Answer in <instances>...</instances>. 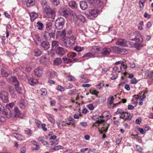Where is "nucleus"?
Returning a JSON list of instances; mask_svg holds the SVG:
<instances>
[{
	"label": "nucleus",
	"mask_w": 153,
	"mask_h": 153,
	"mask_svg": "<svg viewBox=\"0 0 153 153\" xmlns=\"http://www.w3.org/2000/svg\"><path fill=\"white\" fill-rule=\"evenodd\" d=\"M36 37V40H35V43L37 45H38L39 44V42H40L41 41V39L40 37L38 36H37Z\"/></svg>",
	"instance_id": "5fc2aeb1"
},
{
	"label": "nucleus",
	"mask_w": 153,
	"mask_h": 153,
	"mask_svg": "<svg viewBox=\"0 0 153 153\" xmlns=\"http://www.w3.org/2000/svg\"><path fill=\"white\" fill-rule=\"evenodd\" d=\"M26 151V147L25 146H23L20 149V153H25Z\"/></svg>",
	"instance_id": "e2e57ef3"
},
{
	"label": "nucleus",
	"mask_w": 153,
	"mask_h": 153,
	"mask_svg": "<svg viewBox=\"0 0 153 153\" xmlns=\"http://www.w3.org/2000/svg\"><path fill=\"white\" fill-rule=\"evenodd\" d=\"M75 37L73 36L70 37H66L64 40V43L65 46L69 47L74 45L75 43Z\"/></svg>",
	"instance_id": "7ed1b4c3"
},
{
	"label": "nucleus",
	"mask_w": 153,
	"mask_h": 153,
	"mask_svg": "<svg viewBox=\"0 0 153 153\" xmlns=\"http://www.w3.org/2000/svg\"><path fill=\"white\" fill-rule=\"evenodd\" d=\"M65 24L64 19L61 17H59L56 20L55 26L57 29H62L63 27Z\"/></svg>",
	"instance_id": "39448f33"
},
{
	"label": "nucleus",
	"mask_w": 153,
	"mask_h": 153,
	"mask_svg": "<svg viewBox=\"0 0 153 153\" xmlns=\"http://www.w3.org/2000/svg\"><path fill=\"white\" fill-rule=\"evenodd\" d=\"M46 124L45 123L42 124L41 125V127L42 130L44 131H46L47 130V129L45 127Z\"/></svg>",
	"instance_id": "774afa93"
},
{
	"label": "nucleus",
	"mask_w": 153,
	"mask_h": 153,
	"mask_svg": "<svg viewBox=\"0 0 153 153\" xmlns=\"http://www.w3.org/2000/svg\"><path fill=\"white\" fill-rule=\"evenodd\" d=\"M138 82V80H137L135 78L131 79L130 81V82L131 84L134 85L136 84Z\"/></svg>",
	"instance_id": "603ef678"
},
{
	"label": "nucleus",
	"mask_w": 153,
	"mask_h": 153,
	"mask_svg": "<svg viewBox=\"0 0 153 153\" xmlns=\"http://www.w3.org/2000/svg\"><path fill=\"white\" fill-rule=\"evenodd\" d=\"M104 86V84L103 82L100 83L96 85V87L100 89L102 87Z\"/></svg>",
	"instance_id": "bf43d9fd"
},
{
	"label": "nucleus",
	"mask_w": 153,
	"mask_h": 153,
	"mask_svg": "<svg viewBox=\"0 0 153 153\" xmlns=\"http://www.w3.org/2000/svg\"><path fill=\"white\" fill-rule=\"evenodd\" d=\"M25 133L29 136H31L32 134V132L31 129L27 128L25 129Z\"/></svg>",
	"instance_id": "4c0bfd02"
},
{
	"label": "nucleus",
	"mask_w": 153,
	"mask_h": 153,
	"mask_svg": "<svg viewBox=\"0 0 153 153\" xmlns=\"http://www.w3.org/2000/svg\"><path fill=\"white\" fill-rule=\"evenodd\" d=\"M10 80L14 83L15 86L17 84H19V82L18 81L17 78L14 76L11 77L10 78Z\"/></svg>",
	"instance_id": "7c9ffc66"
},
{
	"label": "nucleus",
	"mask_w": 153,
	"mask_h": 153,
	"mask_svg": "<svg viewBox=\"0 0 153 153\" xmlns=\"http://www.w3.org/2000/svg\"><path fill=\"white\" fill-rule=\"evenodd\" d=\"M62 61L60 58H57L53 61L54 64L56 65H59L62 63Z\"/></svg>",
	"instance_id": "c756f323"
},
{
	"label": "nucleus",
	"mask_w": 153,
	"mask_h": 153,
	"mask_svg": "<svg viewBox=\"0 0 153 153\" xmlns=\"http://www.w3.org/2000/svg\"><path fill=\"white\" fill-rule=\"evenodd\" d=\"M52 23L51 22H49L46 24V29L47 30H50L51 29Z\"/></svg>",
	"instance_id": "052dcab7"
},
{
	"label": "nucleus",
	"mask_w": 153,
	"mask_h": 153,
	"mask_svg": "<svg viewBox=\"0 0 153 153\" xmlns=\"http://www.w3.org/2000/svg\"><path fill=\"white\" fill-rule=\"evenodd\" d=\"M14 136L16 138L20 141H23L25 140L24 137L21 134H14Z\"/></svg>",
	"instance_id": "b1692460"
},
{
	"label": "nucleus",
	"mask_w": 153,
	"mask_h": 153,
	"mask_svg": "<svg viewBox=\"0 0 153 153\" xmlns=\"http://www.w3.org/2000/svg\"><path fill=\"white\" fill-rule=\"evenodd\" d=\"M35 123L38 128H40L41 127V125L42 124L41 122L38 119L35 120Z\"/></svg>",
	"instance_id": "09e8293b"
},
{
	"label": "nucleus",
	"mask_w": 153,
	"mask_h": 153,
	"mask_svg": "<svg viewBox=\"0 0 153 153\" xmlns=\"http://www.w3.org/2000/svg\"><path fill=\"white\" fill-rule=\"evenodd\" d=\"M34 74L36 76L40 77L42 74V69L40 67H38L34 71Z\"/></svg>",
	"instance_id": "1a4fd4ad"
},
{
	"label": "nucleus",
	"mask_w": 153,
	"mask_h": 153,
	"mask_svg": "<svg viewBox=\"0 0 153 153\" xmlns=\"http://www.w3.org/2000/svg\"><path fill=\"white\" fill-rule=\"evenodd\" d=\"M1 74L4 77H7L8 75V73L4 69H1Z\"/></svg>",
	"instance_id": "a18cd8bd"
},
{
	"label": "nucleus",
	"mask_w": 153,
	"mask_h": 153,
	"mask_svg": "<svg viewBox=\"0 0 153 153\" xmlns=\"http://www.w3.org/2000/svg\"><path fill=\"white\" fill-rule=\"evenodd\" d=\"M43 13L45 14L46 16L48 18L54 19L55 16L54 11L52 10L49 5L42 8Z\"/></svg>",
	"instance_id": "f03ea898"
},
{
	"label": "nucleus",
	"mask_w": 153,
	"mask_h": 153,
	"mask_svg": "<svg viewBox=\"0 0 153 153\" xmlns=\"http://www.w3.org/2000/svg\"><path fill=\"white\" fill-rule=\"evenodd\" d=\"M55 150H58L60 149H62L64 147L61 145H58L54 147Z\"/></svg>",
	"instance_id": "0e129e2a"
},
{
	"label": "nucleus",
	"mask_w": 153,
	"mask_h": 153,
	"mask_svg": "<svg viewBox=\"0 0 153 153\" xmlns=\"http://www.w3.org/2000/svg\"><path fill=\"white\" fill-rule=\"evenodd\" d=\"M99 51V48L97 46L92 47L91 49V51L95 53H98Z\"/></svg>",
	"instance_id": "a19ab883"
},
{
	"label": "nucleus",
	"mask_w": 153,
	"mask_h": 153,
	"mask_svg": "<svg viewBox=\"0 0 153 153\" xmlns=\"http://www.w3.org/2000/svg\"><path fill=\"white\" fill-rule=\"evenodd\" d=\"M127 66L124 63H122L120 67V69H119L120 72L123 73L124 74H126V71L127 69Z\"/></svg>",
	"instance_id": "ddd939ff"
},
{
	"label": "nucleus",
	"mask_w": 153,
	"mask_h": 153,
	"mask_svg": "<svg viewBox=\"0 0 153 153\" xmlns=\"http://www.w3.org/2000/svg\"><path fill=\"white\" fill-rule=\"evenodd\" d=\"M79 4L81 8L83 10H85L88 7V4L86 1H81L80 2Z\"/></svg>",
	"instance_id": "a211bd4d"
},
{
	"label": "nucleus",
	"mask_w": 153,
	"mask_h": 153,
	"mask_svg": "<svg viewBox=\"0 0 153 153\" xmlns=\"http://www.w3.org/2000/svg\"><path fill=\"white\" fill-rule=\"evenodd\" d=\"M68 57H70L71 58V59L72 60V61L75 59V57H76V53L74 52H71L69 53L68 54Z\"/></svg>",
	"instance_id": "393cba45"
},
{
	"label": "nucleus",
	"mask_w": 153,
	"mask_h": 153,
	"mask_svg": "<svg viewBox=\"0 0 153 153\" xmlns=\"http://www.w3.org/2000/svg\"><path fill=\"white\" fill-rule=\"evenodd\" d=\"M108 111H106L103 112L100 117L97 115L94 116L92 117V119L94 120H95L96 121L94 123L93 125V127H97L99 126L100 124L104 123L105 121V120L108 117Z\"/></svg>",
	"instance_id": "f257e3e1"
},
{
	"label": "nucleus",
	"mask_w": 153,
	"mask_h": 153,
	"mask_svg": "<svg viewBox=\"0 0 153 153\" xmlns=\"http://www.w3.org/2000/svg\"><path fill=\"white\" fill-rule=\"evenodd\" d=\"M146 0H140L139 2L140 7H144L143 4L144 3Z\"/></svg>",
	"instance_id": "69168bd1"
},
{
	"label": "nucleus",
	"mask_w": 153,
	"mask_h": 153,
	"mask_svg": "<svg viewBox=\"0 0 153 153\" xmlns=\"http://www.w3.org/2000/svg\"><path fill=\"white\" fill-rule=\"evenodd\" d=\"M56 53L59 55H63L65 53V51L62 47H58L56 49Z\"/></svg>",
	"instance_id": "dca6fc26"
},
{
	"label": "nucleus",
	"mask_w": 153,
	"mask_h": 153,
	"mask_svg": "<svg viewBox=\"0 0 153 153\" xmlns=\"http://www.w3.org/2000/svg\"><path fill=\"white\" fill-rule=\"evenodd\" d=\"M75 120L74 118L70 116L69 118L65 119L63 122L65 123V124L68 126L71 125L74 128L75 127Z\"/></svg>",
	"instance_id": "423d86ee"
},
{
	"label": "nucleus",
	"mask_w": 153,
	"mask_h": 153,
	"mask_svg": "<svg viewBox=\"0 0 153 153\" xmlns=\"http://www.w3.org/2000/svg\"><path fill=\"white\" fill-rule=\"evenodd\" d=\"M47 60L46 56L44 55L40 58L39 62L41 63L45 64Z\"/></svg>",
	"instance_id": "5701e85b"
},
{
	"label": "nucleus",
	"mask_w": 153,
	"mask_h": 153,
	"mask_svg": "<svg viewBox=\"0 0 153 153\" xmlns=\"http://www.w3.org/2000/svg\"><path fill=\"white\" fill-rule=\"evenodd\" d=\"M59 33L60 36H64L66 34L65 30L64 29L62 31H59Z\"/></svg>",
	"instance_id": "3c124183"
},
{
	"label": "nucleus",
	"mask_w": 153,
	"mask_h": 153,
	"mask_svg": "<svg viewBox=\"0 0 153 153\" xmlns=\"http://www.w3.org/2000/svg\"><path fill=\"white\" fill-rule=\"evenodd\" d=\"M83 49V47H82L78 46H77L74 48V50L78 52H80L82 51Z\"/></svg>",
	"instance_id": "8fccbe9b"
},
{
	"label": "nucleus",
	"mask_w": 153,
	"mask_h": 153,
	"mask_svg": "<svg viewBox=\"0 0 153 153\" xmlns=\"http://www.w3.org/2000/svg\"><path fill=\"white\" fill-rule=\"evenodd\" d=\"M0 114H1L6 115L7 117H10L11 116L12 113L10 112V114L9 115V113L5 111L4 107L0 104Z\"/></svg>",
	"instance_id": "6e6552de"
},
{
	"label": "nucleus",
	"mask_w": 153,
	"mask_h": 153,
	"mask_svg": "<svg viewBox=\"0 0 153 153\" xmlns=\"http://www.w3.org/2000/svg\"><path fill=\"white\" fill-rule=\"evenodd\" d=\"M64 62L65 63H68L72 62V60L66 57H64L62 58Z\"/></svg>",
	"instance_id": "de8ad7c7"
},
{
	"label": "nucleus",
	"mask_w": 153,
	"mask_h": 153,
	"mask_svg": "<svg viewBox=\"0 0 153 153\" xmlns=\"http://www.w3.org/2000/svg\"><path fill=\"white\" fill-rule=\"evenodd\" d=\"M43 38L46 40H50L51 38V34L47 32H45L44 34Z\"/></svg>",
	"instance_id": "4be33fe9"
},
{
	"label": "nucleus",
	"mask_w": 153,
	"mask_h": 153,
	"mask_svg": "<svg viewBox=\"0 0 153 153\" xmlns=\"http://www.w3.org/2000/svg\"><path fill=\"white\" fill-rule=\"evenodd\" d=\"M15 89L17 92L19 93H22V89L20 87L19 83V84H17L15 85Z\"/></svg>",
	"instance_id": "e433bc0d"
},
{
	"label": "nucleus",
	"mask_w": 153,
	"mask_h": 153,
	"mask_svg": "<svg viewBox=\"0 0 153 153\" xmlns=\"http://www.w3.org/2000/svg\"><path fill=\"white\" fill-rule=\"evenodd\" d=\"M27 5L28 7L32 6L35 4V0H27Z\"/></svg>",
	"instance_id": "bb28decb"
},
{
	"label": "nucleus",
	"mask_w": 153,
	"mask_h": 153,
	"mask_svg": "<svg viewBox=\"0 0 153 153\" xmlns=\"http://www.w3.org/2000/svg\"><path fill=\"white\" fill-rule=\"evenodd\" d=\"M46 74L47 76H49L51 78H54L57 76V73L54 71H48L47 72Z\"/></svg>",
	"instance_id": "aec40b11"
},
{
	"label": "nucleus",
	"mask_w": 153,
	"mask_h": 153,
	"mask_svg": "<svg viewBox=\"0 0 153 153\" xmlns=\"http://www.w3.org/2000/svg\"><path fill=\"white\" fill-rule=\"evenodd\" d=\"M39 141L41 142L44 145H46L48 144V142L44 140L42 137H40L38 138Z\"/></svg>",
	"instance_id": "79ce46f5"
},
{
	"label": "nucleus",
	"mask_w": 153,
	"mask_h": 153,
	"mask_svg": "<svg viewBox=\"0 0 153 153\" xmlns=\"http://www.w3.org/2000/svg\"><path fill=\"white\" fill-rule=\"evenodd\" d=\"M95 57V54L91 52H88L86 54H85L83 56V58H86V59H88L90 58L94 57Z\"/></svg>",
	"instance_id": "412c9836"
},
{
	"label": "nucleus",
	"mask_w": 153,
	"mask_h": 153,
	"mask_svg": "<svg viewBox=\"0 0 153 153\" xmlns=\"http://www.w3.org/2000/svg\"><path fill=\"white\" fill-rule=\"evenodd\" d=\"M77 19L81 21L82 22H85V18L82 15H79L77 16Z\"/></svg>",
	"instance_id": "37998d69"
},
{
	"label": "nucleus",
	"mask_w": 153,
	"mask_h": 153,
	"mask_svg": "<svg viewBox=\"0 0 153 153\" xmlns=\"http://www.w3.org/2000/svg\"><path fill=\"white\" fill-rule=\"evenodd\" d=\"M46 117L53 124L55 123V120L52 116L49 114H48L46 116Z\"/></svg>",
	"instance_id": "f704fd0d"
},
{
	"label": "nucleus",
	"mask_w": 153,
	"mask_h": 153,
	"mask_svg": "<svg viewBox=\"0 0 153 153\" xmlns=\"http://www.w3.org/2000/svg\"><path fill=\"white\" fill-rule=\"evenodd\" d=\"M14 105V103L12 102L9 103L8 104H7L6 105V107L10 111V109L12 108ZM10 111L11 113H12L10 111ZM10 114H9V115ZM12 115H11V116Z\"/></svg>",
	"instance_id": "ea45409f"
},
{
	"label": "nucleus",
	"mask_w": 153,
	"mask_h": 153,
	"mask_svg": "<svg viewBox=\"0 0 153 153\" xmlns=\"http://www.w3.org/2000/svg\"><path fill=\"white\" fill-rule=\"evenodd\" d=\"M38 83L37 79L33 78H30L28 79V83L31 85H34Z\"/></svg>",
	"instance_id": "2eb2a0df"
},
{
	"label": "nucleus",
	"mask_w": 153,
	"mask_h": 153,
	"mask_svg": "<svg viewBox=\"0 0 153 153\" xmlns=\"http://www.w3.org/2000/svg\"><path fill=\"white\" fill-rule=\"evenodd\" d=\"M40 91L42 92L41 94L42 96H45L46 95L47 91L45 88H41L40 89Z\"/></svg>",
	"instance_id": "49530a36"
},
{
	"label": "nucleus",
	"mask_w": 153,
	"mask_h": 153,
	"mask_svg": "<svg viewBox=\"0 0 153 153\" xmlns=\"http://www.w3.org/2000/svg\"><path fill=\"white\" fill-rule=\"evenodd\" d=\"M128 113L123 112L120 116V117L124 119H126L128 117Z\"/></svg>",
	"instance_id": "473e14b6"
},
{
	"label": "nucleus",
	"mask_w": 153,
	"mask_h": 153,
	"mask_svg": "<svg viewBox=\"0 0 153 153\" xmlns=\"http://www.w3.org/2000/svg\"><path fill=\"white\" fill-rule=\"evenodd\" d=\"M116 44L117 45L126 46L127 45V41L124 39H119L116 42Z\"/></svg>",
	"instance_id": "9b49d317"
},
{
	"label": "nucleus",
	"mask_w": 153,
	"mask_h": 153,
	"mask_svg": "<svg viewBox=\"0 0 153 153\" xmlns=\"http://www.w3.org/2000/svg\"><path fill=\"white\" fill-rule=\"evenodd\" d=\"M58 42L56 41H53L52 42V47L53 49H56V48L58 47Z\"/></svg>",
	"instance_id": "c9c22d12"
},
{
	"label": "nucleus",
	"mask_w": 153,
	"mask_h": 153,
	"mask_svg": "<svg viewBox=\"0 0 153 153\" xmlns=\"http://www.w3.org/2000/svg\"><path fill=\"white\" fill-rule=\"evenodd\" d=\"M114 100V98L113 96H110L109 97L107 102L109 106L113 103Z\"/></svg>",
	"instance_id": "a878e982"
},
{
	"label": "nucleus",
	"mask_w": 153,
	"mask_h": 153,
	"mask_svg": "<svg viewBox=\"0 0 153 153\" xmlns=\"http://www.w3.org/2000/svg\"><path fill=\"white\" fill-rule=\"evenodd\" d=\"M99 11L96 9H93L89 11V13L91 16L95 18L98 16Z\"/></svg>",
	"instance_id": "f8f14e48"
},
{
	"label": "nucleus",
	"mask_w": 153,
	"mask_h": 153,
	"mask_svg": "<svg viewBox=\"0 0 153 153\" xmlns=\"http://www.w3.org/2000/svg\"><path fill=\"white\" fill-rule=\"evenodd\" d=\"M115 51L117 53L120 54L121 48H119L118 47H115L114 48Z\"/></svg>",
	"instance_id": "680f3d73"
},
{
	"label": "nucleus",
	"mask_w": 153,
	"mask_h": 153,
	"mask_svg": "<svg viewBox=\"0 0 153 153\" xmlns=\"http://www.w3.org/2000/svg\"><path fill=\"white\" fill-rule=\"evenodd\" d=\"M41 4L42 6V9L49 5L48 2L45 0H43L41 1Z\"/></svg>",
	"instance_id": "58836bf2"
},
{
	"label": "nucleus",
	"mask_w": 153,
	"mask_h": 153,
	"mask_svg": "<svg viewBox=\"0 0 153 153\" xmlns=\"http://www.w3.org/2000/svg\"><path fill=\"white\" fill-rule=\"evenodd\" d=\"M41 45L45 50H48L50 48V44L48 42L43 41L41 44Z\"/></svg>",
	"instance_id": "6ab92c4d"
},
{
	"label": "nucleus",
	"mask_w": 153,
	"mask_h": 153,
	"mask_svg": "<svg viewBox=\"0 0 153 153\" xmlns=\"http://www.w3.org/2000/svg\"><path fill=\"white\" fill-rule=\"evenodd\" d=\"M127 53L128 51L126 48H121L120 54H126Z\"/></svg>",
	"instance_id": "13d9d810"
},
{
	"label": "nucleus",
	"mask_w": 153,
	"mask_h": 153,
	"mask_svg": "<svg viewBox=\"0 0 153 153\" xmlns=\"http://www.w3.org/2000/svg\"><path fill=\"white\" fill-rule=\"evenodd\" d=\"M66 78L68 80L70 81H75L76 80V78L71 75L66 76Z\"/></svg>",
	"instance_id": "c85d7f7f"
},
{
	"label": "nucleus",
	"mask_w": 153,
	"mask_h": 153,
	"mask_svg": "<svg viewBox=\"0 0 153 153\" xmlns=\"http://www.w3.org/2000/svg\"><path fill=\"white\" fill-rule=\"evenodd\" d=\"M117 71L118 72H120V71L119 68L117 66H115L113 67L112 72L113 73H115Z\"/></svg>",
	"instance_id": "6e6d98bb"
},
{
	"label": "nucleus",
	"mask_w": 153,
	"mask_h": 153,
	"mask_svg": "<svg viewBox=\"0 0 153 153\" xmlns=\"http://www.w3.org/2000/svg\"><path fill=\"white\" fill-rule=\"evenodd\" d=\"M13 113L15 117H18L22 118V114L17 107H15L13 110Z\"/></svg>",
	"instance_id": "9d476101"
},
{
	"label": "nucleus",
	"mask_w": 153,
	"mask_h": 153,
	"mask_svg": "<svg viewBox=\"0 0 153 153\" xmlns=\"http://www.w3.org/2000/svg\"><path fill=\"white\" fill-rule=\"evenodd\" d=\"M34 55L35 56H39L41 53V51L38 48H36L34 50Z\"/></svg>",
	"instance_id": "2f4dec72"
},
{
	"label": "nucleus",
	"mask_w": 153,
	"mask_h": 153,
	"mask_svg": "<svg viewBox=\"0 0 153 153\" xmlns=\"http://www.w3.org/2000/svg\"><path fill=\"white\" fill-rule=\"evenodd\" d=\"M148 76L152 78L153 79V71H149L148 73Z\"/></svg>",
	"instance_id": "338daca9"
},
{
	"label": "nucleus",
	"mask_w": 153,
	"mask_h": 153,
	"mask_svg": "<svg viewBox=\"0 0 153 153\" xmlns=\"http://www.w3.org/2000/svg\"><path fill=\"white\" fill-rule=\"evenodd\" d=\"M52 4L56 6H57L59 4V0H51Z\"/></svg>",
	"instance_id": "864d4df0"
},
{
	"label": "nucleus",
	"mask_w": 153,
	"mask_h": 153,
	"mask_svg": "<svg viewBox=\"0 0 153 153\" xmlns=\"http://www.w3.org/2000/svg\"><path fill=\"white\" fill-rule=\"evenodd\" d=\"M69 6L72 8H75L77 7L76 2L75 1H71L69 3Z\"/></svg>",
	"instance_id": "72a5a7b5"
},
{
	"label": "nucleus",
	"mask_w": 153,
	"mask_h": 153,
	"mask_svg": "<svg viewBox=\"0 0 153 153\" xmlns=\"http://www.w3.org/2000/svg\"><path fill=\"white\" fill-rule=\"evenodd\" d=\"M132 40H134L135 41L134 46L137 50H140L143 46V44L142 43L143 39L142 37L137 36H136L135 38L132 39Z\"/></svg>",
	"instance_id": "20e7f679"
},
{
	"label": "nucleus",
	"mask_w": 153,
	"mask_h": 153,
	"mask_svg": "<svg viewBox=\"0 0 153 153\" xmlns=\"http://www.w3.org/2000/svg\"><path fill=\"white\" fill-rule=\"evenodd\" d=\"M31 21L33 22L38 17V14L36 12H32L29 13Z\"/></svg>",
	"instance_id": "f3484780"
},
{
	"label": "nucleus",
	"mask_w": 153,
	"mask_h": 153,
	"mask_svg": "<svg viewBox=\"0 0 153 153\" xmlns=\"http://www.w3.org/2000/svg\"><path fill=\"white\" fill-rule=\"evenodd\" d=\"M68 14V11L66 9H63L62 10V15L65 17H67Z\"/></svg>",
	"instance_id": "c03bdc74"
},
{
	"label": "nucleus",
	"mask_w": 153,
	"mask_h": 153,
	"mask_svg": "<svg viewBox=\"0 0 153 153\" xmlns=\"http://www.w3.org/2000/svg\"><path fill=\"white\" fill-rule=\"evenodd\" d=\"M36 24V26L39 30H43L44 26L42 23L39 21L37 22Z\"/></svg>",
	"instance_id": "cd10ccee"
},
{
	"label": "nucleus",
	"mask_w": 153,
	"mask_h": 153,
	"mask_svg": "<svg viewBox=\"0 0 153 153\" xmlns=\"http://www.w3.org/2000/svg\"><path fill=\"white\" fill-rule=\"evenodd\" d=\"M8 93L5 91H1L0 93V97L4 102L7 103L8 102Z\"/></svg>",
	"instance_id": "0eeeda50"
},
{
	"label": "nucleus",
	"mask_w": 153,
	"mask_h": 153,
	"mask_svg": "<svg viewBox=\"0 0 153 153\" xmlns=\"http://www.w3.org/2000/svg\"><path fill=\"white\" fill-rule=\"evenodd\" d=\"M111 52V50L109 48H105L102 49L101 53L103 55H107L110 54Z\"/></svg>",
	"instance_id": "4468645a"
},
{
	"label": "nucleus",
	"mask_w": 153,
	"mask_h": 153,
	"mask_svg": "<svg viewBox=\"0 0 153 153\" xmlns=\"http://www.w3.org/2000/svg\"><path fill=\"white\" fill-rule=\"evenodd\" d=\"M56 89L59 91H65L64 88L61 85H59L56 87Z\"/></svg>",
	"instance_id": "4d7b16f0"
}]
</instances>
